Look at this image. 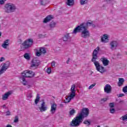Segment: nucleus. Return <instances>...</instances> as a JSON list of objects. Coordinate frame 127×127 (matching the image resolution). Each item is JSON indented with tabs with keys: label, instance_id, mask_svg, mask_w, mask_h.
Listing matches in <instances>:
<instances>
[{
	"label": "nucleus",
	"instance_id": "obj_1",
	"mask_svg": "<svg viewBox=\"0 0 127 127\" xmlns=\"http://www.w3.org/2000/svg\"><path fill=\"white\" fill-rule=\"evenodd\" d=\"M91 24H92V22H90L82 23L75 28L72 33L76 34L78 32H81V37H82V38H89L90 32L88 30V27Z\"/></svg>",
	"mask_w": 127,
	"mask_h": 127
},
{
	"label": "nucleus",
	"instance_id": "obj_2",
	"mask_svg": "<svg viewBox=\"0 0 127 127\" xmlns=\"http://www.w3.org/2000/svg\"><path fill=\"white\" fill-rule=\"evenodd\" d=\"M99 51H100V47H97L94 51L92 53V58L91 59L92 62H93L96 70L100 72V73H104L106 70L105 69V67L104 66H101L100 64V63L99 62L96 61L97 59H98V53H99Z\"/></svg>",
	"mask_w": 127,
	"mask_h": 127
},
{
	"label": "nucleus",
	"instance_id": "obj_3",
	"mask_svg": "<svg viewBox=\"0 0 127 127\" xmlns=\"http://www.w3.org/2000/svg\"><path fill=\"white\" fill-rule=\"evenodd\" d=\"M83 116L82 114H77V116L74 118L70 123L71 127H79L83 122Z\"/></svg>",
	"mask_w": 127,
	"mask_h": 127
},
{
	"label": "nucleus",
	"instance_id": "obj_4",
	"mask_svg": "<svg viewBox=\"0 0 127 127\" xmlns=\"http://www.w3.org/2000/svg\"><path fill=\"white\" fill-rule=\"evenodd\" d=\"M16 9V6L15 5L11 3H8L5 5V11L7 13H11V12H14Z\"/></svg>",
	"mask_w": 127,
	"mask_h": 127
},
{
	"label": "nucleus",
	"instance_id": "obj_5",
	"mask_svg": "<svg viewBox=\"0 0 127 127\" xmlns=\"http://www.w3.org/2000/svg\"><path fill=\"white\" fill-rule=\"evenodd\" d=\"M33 44V40L32 39H28L25 40L23 43H22V46L24 47V48L27 49L30 48Z\"/></svg>",
	"mask_w": 127,
	"mask_h": 127
},
{
	"label": "nucleus",
	"instance_id": "obj_6",
	"mask_svg": "<svg viewBox=\"0 0 127 127\" xmlns=\"http://www.w3.org/2000/svg\"><path fill=\"white\" fill-rule=\"evenodd\" d=\"M35 73L31 70H26L22 73L23 78H31L34 76Z\"/></svg>",
	"mask_w": 127,
	"mask_h": 127
},
{
	"label": "nucleus",
	"instance_id": "obj_7",
	"mask_svg": "<svg viewBox=\"0 0 127 127\" xmlns=\"http://www.w3.org/2000/svg\"><path fill=\"white\" fill-rule=\"evenodd\" d=\"M9 62H6L5 64L1 65V67H0V73L1 75L6 71L8 67H9Z\"/></svg>",
	"mask_w": 127,
	"mask_h": 127
},
{
	"label": "nucleus",
	"instance_id": "obj_8",
	"mask_svg": "<svg viewBox=\"0 0 127 127\" xmlns=\"http://www.w3.org/2000/svg\"><path fill=\"white\" fill-rule=\"evenodd\" d=\"M81 114L82 116V119H84V118H87V116H89V109L86 108H83L82 112L78 113V115H80Z\"/></svg>",
	"mask_w": 127,
	"mask_h": 127
},
{
	"label": "nucleus",
	"instance_id": "obj_9",
	"mask_svg": "<svg viewBox=\"0 0 127 127\" xmlns=\"http://www.w3.org/2000/svg\"><path fill=\"white\" fill-rule=\"evenodd\" d=\"M110 45L111 50H116L119 46V43L117 41H113L110 42Z\"/></svg>",
	"mask_w": 127,
	"mask_h": 127
},
{
	"label": "nucleus",
	"instance_id": "obj_10",
	"mask_svg": "<svg viewBox=\"0 0 127 127\" xmlns=\"http://www.w3.org/2000/svg\"><path fill=\"white\" fill-rule=\"evenodd\" d=\"M39 66V61L36 59H33L32 61V64L31 65V68H36Z\"/></svg>",
	"mask_w": 127,
	"mask_h": 127
},
{
	"label": "nucleus",
	"instance_id": "obj_11",
	"mask_svg": "<svg viewBox=\"0 0 127 127\" xmlns=\"http://www.w3.org/2000/svg\"><path fill=\"white\" fill-rule=\"evenodd\" d=\"M75 88H76V85L72 84L71 85V88H70V95L72 97H76V90H75Z\"/></svg>",
	"mask_w": 127,
	"mask_h": 127
},
{
	"label": "nucleus",
	"instance_id": "obj_12",
	"mask_svg": "<svg viewBox=\"0 0 127 127\" xmlns=\"http://www.w3.org/2000/svg\"><path fill=\"white\" fill-rule=\"evenodd\" d=\"M12 94V91H8L6 92L4 95L2 96V100L3 101H5L8 99V97Z\"/></svg>",
	"mask_w": 127,
	"mask_h": 127
},
{
	"label": "nucleus",
	"instance_id": "obj_13",
	"mask_svg": "<svg viewBox=\"0 0 127 127\" xmlns=\"http://www.w3.org/2000/svg\"><path fill=\"white\" fill-rule=\"evenodd\" d=\"M46 53V50L44 48H40L38 51H37L36 54V56H40L41 54Z\"/></svg>",
	"mask_w": 127,
	"mask_h": 127
},
{
	"label": "nucleus",
	"instance_id": "obj_14",
	"mask_svg": "<svg viewBox=\"0 0 127 127\" xmlns=\"http://www.w3.org/2000/svg\"><path fill=\"white\" fill-rule=\"evenodd\" d=\"M101 42L103 43H107L109 42V36L107 34H104L101 37Z\"/></svg>",
	"mask_w": 127,
	"mask_h": 127
},
{
	"label": "nucleus",
	"instance_id": "obj_15",
	"mask_svg": "<svg viewBox=\"0 0 127 127\" xmlns=\"http://www.w3.org/2000/svg\"><path fill=\"white\" fill-rule=\"evenodd\" d=\"M100 61L102 62L104 66H108V65H109V63H110V61L108 60V59H107V58H105L104 57H103L100 59Z\"/></svg>",
	"mask_w": 127,
	"mask_h": 127
},
{
	"label": "nucleus",
	"instance_id": "obj_16",
	"mask_svg": "<svg viewBox=\"0 0 127 127\" xmlns=\"http://www.w3.org/2000/svg\"><path fill=\"white\" fill-rule=\"evenodd\" d=\"M104 92L107 94H110L112 92V86L110 84H106L104 88Z\"/></svg>",
	"mask_w": 127,
	"mask_h": 127
},
{
	"label": "nucleus",
	"instance_id": "obj_17",
	"mask_svg": "<svg viewBox=\"0 0 127 127\" xmlns=\"http://www.w3.org/2000/svg\"><path fill=\"white\" fill-rule=\"evenodd\" d=\"M40 112H45L47 110V106L44 102H43L41 105V107H39Z\"/></svg>",
	"mask_w": 127,
	"mask_h": 127
},
{
	"label": "nucleus",
	"instance_id": "obj_18",
	"mask_svg": "<svg viewBox=\"0 0 127 127\" xmlns=\"http://www.w3.org/2000/svg\"><path fill=\"white\" fill-rule=\"evenodd\" d=\"M53 18H54V17L53 16V15H48L47 17H46L44 19L43 22L44 23H47V22H49V21H50V20H52V19H53Z\"/></svg>",
	"mask_w": 127,
	"mask_h": 127
},
{
	"label": "nucleus",
	"instance_id": "obj_19",
	"mask_svg": "<svg viewBox=\"0 0 127 127\" xmlns=\"http://www.w3.org/2000/svg\"><path fill=\"white\" fill-rule=\"evenodd\" d=\"M57 109V105L56 103H54L51 105V112L53 115V114L55 113V112H56Z\"/></svg>",
	"mask_w": 127,
	"mask_h": 127
},
{
	"label": "nucleus",
	"instance_id": "obj_20",
	"mask_svg": "<svg viewBox=\"0 0 127 127\" xmlns=\"http://www.w3.org/2000/svg\"><path fill=\"white\" fill-rule=\"evenodd\" d=\"M74 96H71V95H69V96H66L65 97L64 103H69L70 101H71L72 99H74Z\"/></svg>",
	"mask_w": 127,
	"mask_h": 127
},
{
	"label": "nucleus",
	"instance_id": "obj_21",
	"mask_svg": "<svg viewBox=\"0 0 127 127\" xmlns=\"http://www.w3.org/2000/svg\"><path fill=\"white\" fill-rule=\"evenodd\" d=\"M124 83H125V79L123 78H119V82L118 83V85L119 87H121L124 85Z\"/></svg>",
	"mask_w": 127,
	"mask_h": 127
},
{
	"label": "nucleus",
	"instance_id": "obj_22",
	"mask_svg": "<svg viewBox=\"0 0 127 127\" xmlns=\"http://www.w3.org/2000/svg\"><path fill=\"white\" fill-rule=\"evenodd\" d=\"M8 41H9V40H6L3 43V44L2 45V47H3V48H6L7 47V46H8V44H9L8 43Z\"/></svg>",
	"mask_w": 127,
	"mask_h": 127
},
{
	"label": "nucleus",
	"instance_id": "obj_23",
	"mask_svg": "<svg viewBox=\"0 0 127 127\" xmlns=\"http://www.w3.org/2000/svg\"><path fill=\"white\" fill-rule=\"evenodd\" d=\"M69 39L70 36H69V34L65 35L63 37V41H68V40H69Z\"/></svg>",
	"mask_w": 127,
	"mask_h": 127
},
{
	"label": "nucleus",
	"instance_id": "obj_24",
	"mask_svg": "<svg viewBox=\"0 0 127 127\" xmlns=\"http://www.w3.org/2000/svg\"><path fill=\"white\" fill-rule=\"evenodd\" d=\"M41 5H46L48 3V0H40Z\"/></svg>",
	"mask_w": 127,
	"mask_h": 127
},
{
	"label": "nucleus",
	"instance_id": "obj_25",
	"mask_svg": "<svg viewBox=\"0 0 127 127\" xmlns=\"http://www.w3.org/2000/svg\"><path fill=\"white\" fill-rule=\"evenodd\" d=\"M67 4L69 5V6L73 5V4H74V0H67Z\"/></svg>",
	"mask_w": 127,
	"mask_h": 127
},
{
	"label": "nucleus",
	"instance_id": "obj_26",
	"mask_svg": "<svg viewBox=\"0 0 127 127\" xmlns=\"http://www.w3.org/2000/svg\"><path fill=\"white\" fill-rule=\"evenodd\" d=\"M39 101H40V97H39V94H37L36 98L35 100V104H36V105H37V104H38Z\"/></svg>",
	"mask_w": 127,
	"mask_h": 127
},
{
	"label": "nucleus",
	"instance_id": "obj_27",
	"mask_svg": "<svg viewBox=\"0 0 127 127\" xmlns=\"http://www.w3.org/2000/svg\"><path fill=\"white\" fill-rule=\"evenodd\" d=\"M21 79L22 81V83L23 85H24V86H26V85H27V81L25 80V78L22 77H21Z\"/></svg>",
	"mask_w": 127,
	"mask_h": 127
},
{
	"label": "nucleus",
	"instance_id": "obj_28",
	"mask_svg": "<svg viewBox=\"0 0 127 127\" xmlns=\"http://www.w3.org/2000/svg\"><path fill=\"white\" fill-rule=\"evenodd\" d=\"M24 57L25 59H26V60H30V56L29 55V54H25L24 55Z\"/></svg>",
	"mask_w": 127,
	"mask_h": 127
},
{
	"label": "nucleus",
	"instance_id": "obj_29",
	"mask_svg": "<svg viewBox=\"0 0 127 127\" xmlns=\"http://www.w3.org/2000/svg\"><path fill=\"white\" fill-rule=\"evenodd\" d=\"M56 25V23L54 21H52L50 24V27H51V28H54V27H55Z\"/></svg>",
	"mask_w": 127,
	"mask_h": 127
},
{
	"label": "nucleus",
	"instance_id": "obj_30",
	"mask_svg": "<svg viewBox=\"0 0 127 127\" xmlns=\"http://www.w3.org/2000/svg\"><path fill=\"white\" fill-rule=\"evenodd\" d=\"M121 120H123V121H126L127 122V114L122 116L121 118Z\"/></svg>",
	"mask_w": 127,
	"mask_h": 127
},
{
	"label": "nucleus",
	"instance_id": "obj_31",
	"mask_svg": "<svg viewBox=\"0 0 127 127\" xmlns=\"http://www.w3.org/2000/svg\"><path fill=\"white\" fill-rule=\"evenodd\" d=\"M75 112H76V111H75V110L72 109L69 112L70 116H73V115H74V114H75Z\"/></svg>",
	"mask_w": 127,
	"mask_h": 127
},
{
	"label": "nucleus",
	"instance_id": "obj_32",
	"mask_svg": "<svg viewBox=\"0 0 127 127\" xmlns=\"http://www.w3.org/2000/svg\"><path fill=\"white\" fill-rule=\"evenodd\" d=\"M83 124H84V125H86L88 127H89V126H90V125H91V123H90V122H89L88 121H85L83 122Z\"/></svg>",
	"mask_w": 127,
	"mask_h": 127
},
{
	"label": "nucleus",
	"instance_id": "obj_33",
	"mask_svg": "<svg viewBox=\"0 0 127 127\" xmlns=\"http://www.w3.org/2000/svg\"><path fill=\"white\" fill-rule=\"evenodd\" d=\"M18 116H16L14 117V123H18Z\"/></svg>",
	"mask_w": 127,
	"mask_h": 127
},
{
	"label": "nucleus",
	"instance_id": "obj_34",
	"mask_svg": "<svg viewBox=\"0 0 127 127\" xmlns=\"http://www.w3.org/2000/svg\"><path fill=\"white\" fill-rule=\"evenodd\" d=\"M55 64H56V62L53 61L51 63V66L53 68H55Z\"/></svg>",
	"mask_w": 127,
	"mask_h": 127
},
{
	"label": "nucleus",
	"instance_id": "obj_35",
	"mask_svg": "<svg viewBox=\"0 0 127 127\" xmlns=\"http://www.w3.org/2000/svg\"><path fill=\"white\" fill-rule=\"evenodd\" d=\"M110 112L111 114H114L116 112V110L114 108H110Z\"/></svg>",
	"mask_w": 127,
	"mask_h": 127
},
{
	"label": "nucleus",
	"instance_id": "obj_36",
	"mask_svg": "<svg viewBox=\"0 0 127 127\" xmlns=\"http://www.w3.org/2000/svg\"><path fill=\"white\" fill-rule=\"evenodd\" d=\"M95 86H96V83H94L93 84H92L91 85H90L88 89L89 90H91V89H93V88H94V87H95Z\"/></svg>",
	"mask_w": 127,
	"mask_h": 127
},
{
	"label": "nucleus",
	"instance_id": "obj_37",
	"mask_svg": "<svg viewBox=\"0 0 127 127\" xmlns=\"http://www.w3.org/2000/svg\"><path fill=\"white\" fill-rule=\"evenodd\" d=\"M51 67H48L47 69V72L48 73V74H50V73H51Z\"/></svg>",
	"mask_w": 127,
	"mask_h": 127
},
{
	"label": "nucleus",
	"instance_id": "obj_38",
	"mask_svg": "<svg viewBox=\"0 0 127 127\" xmlns=\"http://www.w3.org/2000/svg\"><path fill=\"white\" fill-rule=\"evenodd\" d=\"M86 3V0H80V4H81V5H83V4H85Z\"/></svg>",
	"mask_w": 127,
	"mask_h": 127
},
{
	"label": "nucleus",
	"instance_id": "obj_39",
	"mask_svg": "<svg viewBox=\"0 0 127 127\" xmlns=\"http://www.w3.org/2000/svg\"><path fill=\"white\" fill-rule=\"evenodd\" d=\"M124 93H127V86H125L123 89Z\"/></svg>",
	"mask_w": 127,
	"mask_h": 127
},
{
	"label": "nucleus",
	"instance_id": "obj_40",
	"mask_svg": "<svg viewBox=\"0 0 127 127\" xmlns=\"http://www.w3.org/2000/svg\"><path fill=\"white\" fill-rule=\"evenodd\" d=\"M109 107H110L111 109H112L115 107V104L114 103H110L109 104Z\"/></svg>",
	"mask_w": 127,
	"mask_h": 127
},
{
	"label": "nucleus",
	"instance_id": "obj_41",
	"mask_svg": "<svg viewBox=\"0 0 127 127\" xmlns=\"http://www.w3.org/2000/svg\"><path fill=\"white\" fill-rule=\"evenodd\" d=\"M107 100H108V98H102L101 99V102H107Z\"/></svg>",
	"mask_w": 127,
	"mask_h": 127
},
{
	"label": "nucleus",
	"instance_id": "obj_42",
	"mask_svg": "<svg viewBox=\"0 0 127 127\" xmlns=\"http://www.w3.org/2000/svg\"><path fill=\"white\" fill-rule=\"evenodd\" d=\"M6 0H0V4H3Z\"/></svg>",
	"mask_w": 127,
	"mask_h": 127
},
{
	"label": "nucleus",
	"instance_id": "obj_43",
	"mask_svg": "<svg viewBox=\"0 0 127 127\" xmlns=\"http://www.w3.org/2000/svg\"><path fill=\"white\" fill-rule=\"evenodd\" d=\"M5 60V59H4V57H1L0 59V62H2L3 61H4Z\"/></svg>",
	"mask_w": 127,
	"mask_h": 127
},
{
	"label": "nucleus",
	"instance_id": "obj_44",
	"mask_svg": "<svg viewBox=\"0 0 127 127\" xmlns=\"http://www.w3.org/2000/svg\"><path fill=\"white\" fill-rule=\"evenodd\" d=\"M32 97V96L31 95V93H30L28 96H27V98L28 99V100H29V99H30V98H31Z\"/></svg>",
	"mask_w": 127,
	"mask_h": 127
},
{
	"label": "nucleus",
	"instance_id": "obj_45",
	"mask_svg": "<svg viewBox=\"0 0 127 127\" xmlns=\"http://www.w3.org/2000/svg\"><path fill=\"white\" fill-rule=\"evenodd\" d=\"M6 116H10V112L9 111H8L6 112Z\"/></svg>",
	"mask_w": 127,
	"mask_h": 127
},
{
	"label": "nucleus",
	"instance_id": "obj_46",
	"mask_svg": "<svg viewBox=\"0 0 127 127\" xmlns=\"http://www.w3.org/2000/svg\"><path fill=\"white\" fill-rule=\"evenodd\" d=\"M124 96H125V94H124V93H121V94H119V97L120 98H121V97H124Z\"/></svg>",
	"mask_w": 127,
	"mask_h": 127
},
{
	"label": "nucleus",
	"instance_id": "obj_47",
	"mask_svg": "<svg viewBox=\"0 0 127 127\" xmlns=\"http://www.w3.org/2000/svg\"><path fill=\"white\" fill-rule=\"evenodd\" d=\"M69 62H70V58H68L67 61H66V64H69Z\"/></svg>",
	"mask_w": 127,
	"mask_h": 127
},
{
	"label": "nucleus",
	"instance_id": "obj_48",
	"mask_svg": "<svg viewBox=\"0 0 127 127\" xmlns=\"http://www.w3.org/2000/svg\"><path fill=\"white\" fill-rule=\"evenodd\" d=\"M3 108H5V105H4L3 106Z\"/></svg>",
	"mask_w": 127,
	"mask_h": 127
},
{
	"label": "nucleus",
	"instance_id": "obj_49",
	"mask_svg": "<svg viewBox=\"0 0 127 127\" xmlns=\"http://www.w3.org/2000/svg\"><path fill=\"white\" fill-rule=\"evenodd\" d=\"M107 1H111V0H106Z\"/></svg>",
	"mask_w": 127,
	"mask_h": 127
},
{
	"label": "nucleus",
	"instance_id": "obj_50",
	"mask_svg": "<svg viewBox=\"0 0 127 127\" xmlns=\"http://www.w3.org/2000/svg\"><path fill=\"white\" fill-rule=\"evenodd\" d=\"M1 26L0 24V28Z\"/></svg>",
	"mask_w": 127,
	"mask_h": 127
}]
</instances>
